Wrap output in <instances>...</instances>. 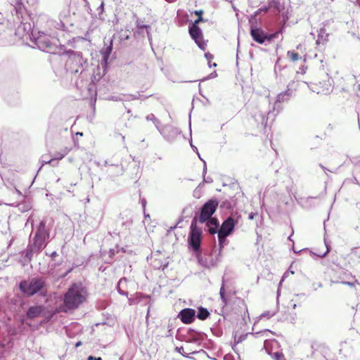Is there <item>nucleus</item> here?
<instances>
[{
    "label": "nucleus",
    "instance_id": "obj_1",
    "mask_svg": "<svg viewBox=\"0 0 360 360\" xmlns=\"http://www.w3.org/2000/svg\"><path fill=\"white\" fill-rule=\"evenodd\" d=\"M50 236L49 229L46 226V221L42 220L37 226L33 239L30 240L27 249L23 252L25 263L30 262L34 254L39 253L47 245L46 240Z\"/></svg>",
    "mask_w": 360,
    "mask_h": 360
},
{
    "label": "nucleus",
    "instance_id": "obj_2",
    "mask_svg": "<svg viewBox=\"0 0 360 360\" xmlns=\"http://www.w3.org/2000/svg\"><path fill=\"white\" fill-rule=\"evenodd\" d=\"M68 59L65 62V68L68 72L72 74L79 73L82 79L87 76V61L79 52L70 51L67 53Z\"/></svg>",
    "mask_w": 360,
    "mask_h": 360
},
{
    "label": "nucleus",
    "instance_id": "obj_3",
    "mask_svg": "<svg viewBox=\"0 0 360 360\" xmlns=\"http://www.w3.org/2000/svg\"><path fill=\"white\" fill-rule=\"evenodd\" d=\"M86 295V290L81 285L72 284L65 294V306L69 309L77 308L84 301Z\"/></svg>",
    "mask_w": 360,
    "mask_h": 360
},
{
    "label": "nucleus",
    "instance_id": "obj_4",
    "mask_svg": "<svg viewBox=\"0 0 360 360\" xmlns=\"http://www.w3.org/2000/svg\"><path fill=\"white\" fill-rule=\"evenodd\" d=\"M45 287V280L43 278L34 277L29 280L20 281L19 288L27 296H32L41 292Z\"/></svg>",
    "mask_w": 360,
    "mask_h": 360
},
{
    "label": "nucleus",
    "instance_id": "obj_5",
    "mask_svg": "<svg viewBox=\"0 0 360 360\" xmlns=\"http://www.w3.org/2000/svg\"><path fill=\"white\" fill-rule=\"evenodd\" d=\"M32 37L35 44L43 51L51 52L53 48L56 46V38L54 37H51L50 34L44 33V32H38L37 37H34L32 33Z\"/></svg>",
    "mask_w": 360,
    "mask_h": 360
},
{
    "label": "nucleus",
    "instance_id": "obj_6",
    "mask_svg": "<svg viewBox=\"0 0 360 360\" xmlns=\"http://www.w3.org/2000/svg\"><path fill=\"white\" fill-rule=\"evenodd\" d=\"M202 240L201 229L197 226V219L195 217L191 222L188 242L190 247L195 252L200 250Z\"/></svg>",
    "mask_w": 360,
    "mask_h": 360
},
{
    "label": "nucleus",
    "instance_id": "obj_7",
    "mask_svg": "<svg viewBox=\"0 0 360 360\" xmlns=\"http://www.w3.org/2000/svg\"><path fill=\"white\" fill-rule=\"evenodd\" d=\"M219 205V201L212 198L207 201L201 207L198 221L200 224L205 222L212 217L213 214L215 212Z\"/></svg>",
    "mask_w": 360,
    "mask_h": 360
},
{
    "label": "nucleus",
    "instance_id": "obj_8",
    "mask_svg": "<svg viewBox=\"0 0 360 360\" xmlns=\"http://www.w3.org/2000/svg\"><path fill=\"white\" fill-rule=\"evenodd\" d=\"M281 32L279 30L273 34H267L262 29L257 27H251L250 35L254 41L258 44H262L266 41H271L273 39L278 37V34Z\"/></svg>",
    "mask_w": 360,
    "mask_h": 360
},
{
    "label": "nucleus",
    "instance_id": "obj_9",
    "mask_svg": "<svg viewBox=\"0 0 360 360\" xmlns=\"http://www.w3.org/2000/svg\"><path fill=\"white\" fill-rule=\"evenodd\" d=\"M204 21H205L204 18L196 19L188 29L191 38L195 41L198 47L202 50H205L206 44L202 41V33L198 25L200 22Z\"/></svg>",
    "mask_w": 360,
    "mask_h": 360
},
{
    "label": "nucleus",
    "instance_id": "obj_10",
    "mask_svg": "<svg viewBox=\"0 0 360 360\" xmlns=\"http://www.w3.org/2000/svg\"><path fill=\"white\" fill-rule=\"evenodd\" d=\"M292 96H291L288 92L284 91L278 94L276 97V100L274 104L273 111H269L268 113L269 117H275L277 114H278L282 110L283 107L281 103L288 102Z\"/></svg>",
    "mask_w": 360,
    "mask_h": 360
},
{
    "label": "nucleus",
    "instance_id": "obj_11",
    "mask_svg": "<svg viewBox=\"0 0 360 360\" xmlns=\"http://www.w3.org/2000/svg\"><path fill=\"white\" fill-rule=\"evenodd\" d=\"M238 222V217L236 219L233 215L229 216L222 222L219 232L224 233L225 236H230L233 232Z\"/></svg>",
    "mask_w": 360,
    "mask_h": 360
},
{
    "label": "nucleus",
    "instance_id": "obj_12",
    "mask_svg": "<svg viewBox=\"0 0 360 360\" xmlns=\"http://www.w3.org/2000/svg\"><path fill=\"white\" fill-rule=\"evenodd\" d=\"M146 120L148 121L153 122L155 128L158 130V131L162 136H165L166 135H167V131L169 129L171 130L173 132V134L176 133V131L175 129H173L172 126L171 125H165L163 127H161L160 121L158 119H157L155 116L152 113L146 116Z\"/></svg>",
    "mask_w": 360,
    "mask_h": 360
},
{
    "label": "nucleus",
    "instance_id": "obj_13",
    "mask_svg": "<svg viewBox=\"0 0 360 360\" xmlns=\"http://www.w3.org/2000/svg\"><path fill=\"white\" fill-rule=\"evenodd\" d=\"M179 317L183 323H191L195 319V311L191 308L184 309L179 312Z\"/></svg>",
    "mask_w": 360,
    "mask_h": 360
},
{
    "label": "nucleus",
    "instance_id": "obj_14",
    "mask_svg": "<svg viewBox=\"0 0 360 360\" xmlns=\"http://www.w3.org/2000/svg\"><path fill=\"white\" fill-rule=\"evenodd\" d=\"M206 227L205 231L209 232L210 234L214 235L217 233L219 230V221L215 217H212L207 219L205 222Z\"/></svg>",
    "mask_w": 360,
    "mask_h": 360
},
{
    "label": "nucleus",
    "instance_id": "obj_15",
    "mask_svg": "<svg viewBox=\"0 0 360 360\" xmlns=\"http://www.w3.org/2000/svg\"><path fill=\"white\" fill-rule=\"evenodd\" d=\"M44 307L42 306H32L27 309L26 316L30 319H35L41 316Z\"/></svg>",
    "mask_w": 360,
    "mask_h": 360
},
{
    "label": "nucleus",
    "instance_id": "obj_16",
    "mask_svg": "<svg viewBox=\"0 0 360 360\" xmlns=\"http://www.w3.org/2000/svg\"><path fill=\"white\" fill-rule=\"evenodd\" d=\"M202 338V335L200 333L195 331L193 329H189L187 333V335L186 336L185 341L187 342H197L200 340Z\"/></svg>",
    "mask_w": 360,
    "mask_h": 360
},
{
    "label": "nucleus",
    "instance_id": "obj_17",
    "mask_svg": "<svg viewBox=\"0 0 360 360\" xmlns=\"http://www.w3.org/2000/svg\"><path fill=\"white\" fill-rule=\"evenodd\" d=\"M112 41H113V39H111L110 40V44L106 46L105 47L103 48V49L101 51V53L102 55V61H103L105 63H107L108 58L110 57V55L112 52Z\"/></svg>",
    "mask_w": 360,
    "mask_h": 360
},
{
    "label": "nucleus",
    "instance_id": "obj_18",
    "mask_svg": "<svg viewBox=\"0 0 360 360\" xmlns=\"http://www.w3.org/2000/svg\"><path fill=\"white\" fill-rule=\"evenodd\" d=\"M328 34L326 32L325 28L322 27L319 30L318 39H316L317 44H324L328 41Z\"/></svg>",
    "mask_w": 360,
    "mask_h": 360
},
{
    "label": "nucleus",
    "instance_id": "obj_19",
    "mask_svg": "<svg viewBox=\"0 0 360 360\" xmlns=\"http://www.w3.org/2000/svg\"><path fill=\"white\" fill-rule=\"evenodd\" d=\"M72 150L71 147H64L61 148L59 151L55 153L54 158L56 161L63 159L68 153H69ZM58 163V162H56Z\"/></svg>",
    "mask_w": 360,
    "mask_h": 360
},
{
    "label": "nucleus",
    "instance_id": "obj_20",
    "mask_svg": "<svg viewBox=\"0 0 360 360\" xmlns=\"http://www.w3.org/2000/svg\"><path fill=\"white\" fill-rule=\"evenodd\" d=\"M270 8L274 9L278 13L283 8V6L281 4L280 0H269L268 2Z\"/></svg>",
    "mask_w": 360,
    "mask_h": 360
},
{
    "label": "nucleus",
    "instance_id": "obj_21",
    "mask_svg": "<svg viewBox=\"0 0 360 360\" xmlns=\"http://www.w3.org/2000/svg\"><path fill=\"white\" fill-rule=\"evenodd\" d=\"M209 316H210L209 311L206 308H204L202 307H200L198 308V314H197V315H195V316L198 319L202 320V321L207 319Z\"/></svg>",
    "mask_w": 360,
    "mask_h": 360
},
{
    "label": "nucleus",
    "instance_id": "obj_22",
    "mask_svg": "<svg viewBox=\"0 0 360 360\" xmlns=\"http://www.w3.org/2000/svg\"><path fill=\"white\" fill-rule=\"evenodd\" d=\"M217 235H218L219 250L221 251L222 250V248L224 247V245H227L228 240H227L226 238L229 236H225L224 233H222L219 231L217 233Z\"/></svg>",
    "mask_w": 360,
    "mask_h": 360
},
{
    "label": "nucleus",
    "instance_id": "obj_23",
    "mask_svg": "<svg viewBox=\"0 0 360 360\" xmlns=\"http://www.w3.org/2000/svg\"><path fill=\"white\" fill-rule=\"evenodd\" d=\"M297 85L298 82L297 81L292 80L288 84L285 91L288 92L291 96H293L294 93L297 90Z\"/></svg>",
    "mask_w": 360,
    "mask_h": 360
},
{
    "label": "nucleus",
    "instance_id": "obj_24",
    "mask_svg": "<svg viewBox=\"0 0 360 360\" xmlns=\"http://www.w3.org/2000/svg\"><path fill=\"white\" fill-rule=\"evenodd\" d=\"M331 283H342V284L348 285V286H349L351 288H354L356 283H359L358 281L355 278H354V279H351V280H349V281H344V280H342V281H334V280H331Z\"/></svg>",
    "mask_w": 360,
    "mask_h": 360
},
{
    "label": "nucleus",
    "instance_id": "obj_25",
    "mask_svg": "<svg viewBox=\"0 0 360 360\" xmlns=\"http://www.w3.org/2000/svg\"><path fill=\"white\" fill-rule=\"evenodd\" d=\"M172 129H175L176 131V133L173 134V132L169 129L167 131V135H166L165 136H163L166 140L169 141H173L174 139V138L179 134V131L177 128L172 127Z\"/></svg>",
    "mask_w": 360,
    "mask_h": 360
},
{
    "label": "nucleus",
    "instance_id": "obj_26",
    "mask_svg": "<svg viewBox=\"0 0 360 360\" xmlns=\"http://www.w3.org/2000/svg\"><path fill=\"white\" fill-rule=\"evenodd\" d=\"M126 283H127V279L125 278H122L119 281V282L117 283V291L122 295H127V294H128L127 291L122 290V289H121V285H122L123 284H124Z\"/></svg>",
    "mask_w": 360,
    "mask_h": 360
},
{
    "label": "nucleus",
    "instance_id": "obj_27",
    "mask_svg": "<svg viewBox=\"0 0 360 360\" xmlns=\"http://www.w3.org/2000/svg\"><path fill=\"white\" fill-rule=\"evenodd\" d=\"M351 279H354V276H352L351 273L348 271H342L338 281H349Z\"/></svg>",
    "mask_w": 360,
    "mask_h": 360
},
{
    "label": "nucleus",
    "instance_id": "obj_28",
    "mask_svg": "<svg viewBox=\"0 0 360 360\" xmlns=\"http://www.w3.org/2000/svg\"><path fill=\"white\" fill-rule=\"evenodd\" d=\"M104 165L105 166H111V167H115L116 168H117L119 169V171L117 172L116 175H121L123 174V169H122V165H119V164H117V165H114V164H110L107 160L105 161L104 162Z\"/></svg>",
    "mask_w": 360,
    "mask_h": 360
},
{
    "label": "nucleus",
    "instance_id": "obj_29",
    "mask_svg": "<svg viewBox=\"0 0 360 360\" xmlns=\"http://www.w3.org/2000/svg\"><path fill=\"white\" fill-rule=\"evenodd\" d=\"M136 26L139 28V30H143V29H146V32H147V34H148V36L149 37L148 30L150 29V26L144 25L143 23V22L141 21L140 20H137V21H136Z\"/></svg>",
    "mask_w": 360,
    "mask_h": 360
},
{
    "label": "nucleus",
    "instance_id": "obj_30",
    "mask_svg": "<svg viewBox=\"0 0 360 360\" xmlns=\"http://www.w3.org/2000/svg\"><path fill=\"white\" fill-rule=\"evenodd\" d=\"M287 56L293 62L298 60V59L300 58L299 55L297 53H295V51H288Z\"/></svg>",
    "mask_w": 360,
    "mask_h": 360
},
{
    "label": "nucleus",
    "instance_id": "obj_31",
    "mask_svg": "<svg viewBox=\"0 0 360 360\" xmlns=\"http://www.w3.org/2000/svg\"><path fill=\"white\" fill-rule=\"evenodd\" d=\"M276 314V311H266L261 314V318L269 319Z\"/></svg>",
    "mask_w": 360,
    "mask_h": 360
},
{
    "label": "nucleus",
    "instance_id": "obj_32",
    "mask_svg": "<svg viewBox=\"0 0 360 360\" xmlns=\"http://www.w3.org/2000/svg\"><path fill=\"white\" fill-rule=\"evenodd\" d=\"M118 37L120 40H127L129 39V34L127 33V31H121L118 34Z\"/></svg>",
    "mask_w": 360,
    "mask_h": 360
},
{
    "label": "nucleus",
    "instance_id": "obj_33",
    "mask_svg": "<svg viewBox=\"0 0 360 360\" xmlns=\"http://www.w3.org/2000/svg\"><path fill=\"white\" fill-rule=\"evenodd\" d=\"M220 297L222 300V302L226 304V299L225 297V290H224V284L223 283L221 288H220Z\"/></svg>",
    "mask_w": 360,
    "mask_h": 360
},
{
    "label": "nucleus",
    "instance_id": "obj_34",
    "mask_svg": "<svg viewBox=\"0 0 360 360\" xmlns=\"http://www.w3.org/2000/svg\"><path fill=\"white\" fill-rule=\"evenodd\" d=\"M270 9L269 4L267 6H262L261 8H259L255 13V15H258L261 12L266 13Z\"/></svg>",
    "mask_w": 360,
    "mask_h": 360
},
{
    "label": "nucleus",
    "instance_id": "obj_35",
    "mask_svg": "<svg viewBox=\"0 0 360 360\" xmlns=\"http://www.w3.org/2000/svg\"><path fill=\"white\" fill-rule=\"evenodd\" d=\"M179 354H181V355L184 356H188V355L189 354H194L195 352H189L188 354H185L184 353V349L183 347H176V349H175Z\"/></svg>",
    "mask_w": 360,
    "mask_h": 360
},
{
    "label": "nucleus",
    "instance_id": "obj_36",
    "mask_svg": "<svg viewBox=\"0 0 360 360\" xmlns=\"http://www.w3.org/2000/svg\"><path fill=\"white\" fill-rule=\"evenodd\" d=\"M273 358L274 360H283L284 357L282 353L275 352L273 354Z\"/></svg>",
    "mask_w": 360,
    "mask_h": 360
},
{
    "label": "nucleus",
    "instance_id": "obj_37",
    "mask_svg": "<svg viewBox=\"0 0 360 360\" xmlns=\"http://www.w3.org/2000/svg\"><path fill=\"white\" fill-rule=\"evenodd\" d=\"M13 7V9L18 12V10L21 8V3L20 2V0H15V4L12 5Z\"/></svg>",
    "mask_w": 360,
    "mask_h": 360
},
{
    "label": "nucleus",
    "instance_id": "obj_38",
    "mask_svg": "<svg viewBox=\"0 0 360 360\" xmlns=\"http://www.w3.org/2000/svg\"><path fill=\"white\" fill-rule=\"evenodd\" d=\"M42 162H43L42 165H43L44 164H53V165L54 166L55 165H54L53 163H54V162H56V159H55V158H54V157H53L52 159H51V160H45V159H43V160H42Z\"/></svg>",
    "mask_w": 360,
    "mask_h": 360
},
{
    "label": "nucleus",
    "instance_id": "obj_39",
    "mask_svg": "<svg viewBox=\"0 0 360 360\" xmlns=\"http://www.w3.org/2000/svg\"><path fill=\"white\" fill-rule=\"evenodd\" d=\"M203 11L202 10H196L193 12V13L195 15H198V19H200V18H203L202 17V14H203Z\"/></svg>",
    "mask_w": 360,
    "mask_h": 360
},
{
    "label": "nucleus",
    "instance_id": "obj_40",
    "mask_svg": "<svg viewBox=\"0 0 360 360\" xmlns=\"http://www.w3.org/2000/svg\"><path fill=\"white\" fill-rule=\"evenodd\" d=\"M205 56L208 61V64H209L210 67H212V65L210 64V60L213 58V56L210 53H206L205 54Z\"/></svg>",
    "mask_w": 360,
    "mask_h": 360
},
{
    "label": "nucleus",
    "instance_id": "obj_41",
    "mask_svg": "<svg viewBox=\"0 0 360 360\" xmlns=\"http://www.w3.org/2000/svg\"><path fill=\"white\" fill-rule=\"evenodd\" d=\"M4 25L3 23H0V45H2L3 43L1 42V36L4 34Z\"/></svg>",
    "mask_w": 360,
    "mask_h": 360
},
{
    "label": "nucleus",
    "instance_id": "obj_42",
    "mask_svg": "<svg viewBox=\"0 0 360 360\" xmlns=\"http://www.w3.org/2000/svg\"><path fill=\"white\" fill-rule=\"evenodd\" d=\"M325 244H326V251L325 252H323L322 255H317L318 257H324L326 256V255L329 252V246L326 243V242L325 241Z\"/></svg>",
    "mask_w": 360,
    "mask_h": 360
},
{
    "label": "nucleus",
    "instance_id": "obj_43",
    "mask_svg": "<svg viewBox=\"0 0 360 360\" xmlns=\"http://www.w3.org/2000/svg\"><path fill=\"white\" fill-rule=\"evenodd\" d=\"M91 32V30H89L86 31V34H85V37H84V39L86 40H88V41H90V32Z\"/></svg>",
    "mask_w": 360,
    "mask_h": 360
},
{
    "label": "nucleus",
    "instance_id": "obj_44",
    "mask_svg": "<svg viewBox=\"0 0 360 360\" xmlns=\"http://www.w3.org/2000/svg\"><path fill=\"white\" fill-rule=\"evenodd\" d=\"M56 28H57L58 30H60V29H63L64 27V25L62 22H56Z\"/></svg>",
    "mask_w": 360,
    "mask_h": 360
},
{
    "label": "nucleus",
    "instance_id": "obj_45",
    "mask_svg": "<svg viewBox=\"0 0 360 360\" xmlns=\"http://www.w3.org/2000/svg\"><path fill=\"white\" fill-rule=\"evenodd\" d=\"M260 117H261L260 122H261L262 124L266 125V119L265 116L264 115H261Z\"/></svg>",
    "mask_w": 360,
    "mask_h": 360
},
{
    "label": "nucleus",
    "instance_id": "obj_46",
    "mask_svg": "<svg viewBox=\"0 0 360 360\" xmlns=\"http://www.w3.org/2000/svg\"><path fill=\"white\" fill-rule=\"evenodd\" d=\"M352 161L354 165H360V161L357 158H353Z\"/></svg>",
    "mask_w": 360,
    "mask_h": 360
},
{
    "label": "nucleus",
    "instance_id": "obj_47",
    "mask_svg": "<svg viewBox=\"0 0 360 360\" xmlns=\"http://www.w3.org/2000/svg\"><path fill=\"white\" fill-rule=\"evenodd\" d=\"M28 223H30L31 225H32V229H34V221L33 219H32V217H29L27 222H26V225L28 224Z\"/></svg>",
    "mask_w": 360,
    "mask_h": 360
},
{
    "label": "nucleus",
    "instance_id": "obj_48",
    "mask_svg": "<svg viewBox=\"0 0 360 360\" xmlns=\"http://www.w3.org/2000/svg\"><path fill=\"white\" fill-rule=\"evenodd\" d=\"M87 360H102L101 357H94L93 356H89L87 358Z\"/></svg>",
    "mask_w": 360,
    "mask_h": 360
},
{
    "label": "nucleus",
    "instance_id": "obj_49",
    "mask_svg": "<svg viewBox=\"0 0 360 360\" xmlns=\"http://www.w3.org/2000/svg\"><path fill=\"white\" fill-rule=\"evenodd\" d=\"M255 214L253 212H251L249 214L248 219L252 220L254 219Z\"/></svg>",
    "mask_w": 360,
    "mask_h": 360
},
{
    "label": "nucleus",
    "instance_id": "obj_50",
    "mask_svg": "<svg viewBox=\"0 0 360 360\" xmlns=\"http://www.w3.org/2000/svg\"><path fill=\"white\" fill-rule=\"evenodd\" d=\"M109 253H110V256L112 257V256L115 255V250L114 249H110Z\"/></svg>",
    "mask_w": 360,
    "mask_h": 360
},
{
    "label": "nucleus",
    "instance_id": "obj_51",
    "mask_svg": "<svg viewBox=\"0 0 360 360\" xmlns=\"http://www.w3.org/2000/svg\"><path fill=\"white\" fill-rule=\"evenodd\" d=\"M204 181L206 182V183H211L212 182V178H210L208 177L207 179L204 178Z\"/></svg>",
    "mask_w": 360,
    "mask_h": 360
},
{
    "label": "nucleus",
    "instance_id": "obj_52",
    "mask_svg": "<svg viewBox=\"0 0 360 360\" xmlns=\"http://www.w3.org/2000/svg\"><path fill=\"white\" fill-rule=\"evenodd\" d=\"M58 255L57 252H53L51 254V257L52 258H54L55 257H56Z\"/></svg>",
    "mask_w": 360,
    "mask_h": 360
},
{
    "label": "nucleus",
    "instance_id": "obj_53",
    "mask_svg": "<svg viewBox=\"0 0 360 360\" xmlns=\"http://www.w3.org/2000/svg\"><path fill=\"white\" fill-rule=\"evenodd\" d=\"M207 171V166L205 162H204V167H203V173H205Z\"/></svg>",
    "mask_w": 360,
    "mask_h": 360
},
{
    "label": "nucleus",
    "instance_id": "obj_54",
    "mask_svg": "<svg viewBox=\"0 0 360 360\" xmlns=\"http://www.w3.org/2000/svg\"><path fill=\"white\" fill-rule=\"evenodd\" d=\"M103 7H104V4H103V2H102L99 6V8L101 10V11H103Z\"/></svg>",
    "mask_w": 360,
    "mask_h": 360
},
{
    "label": "nucleus",
    "instance_id": "obj_55",
    "mask_svg": "<svg viewBox=\"0 0 360 360\" xmlns=\"http://www.w3.org/2000/svg\"><path fill=\"white\" fill-rule=\"evenodd\" d=\"M80 345H82V342L80 341L77 342L76 344H75V347H79Z\"/></svg>",
    "mask_w": 360,
    "mask_h": 360
},
{
    "label": "nucleus",
    "instance_id": "obj_56",
    "mask_svg": "<svg viewBox=\"0 0 360 360\" xmlns=\"http://www.w3.org/2000/svg\"><path fill=\"white\" fill-rule=\"evenodd\" d=\"M25 318H22V319H20V323H21V324H24V323H25Z\"/></svg>",
    "mask_w": 360,
    "mask_h": 360
},
{
    "label": "nucleus",
    "instance_id": "obj_57",
    "mask_svg": "<svg viewBox=\"0 0 360 360\" xmlns=\"http://www.w3.org/2000/svg\"><path fill=\"white\" fill-rule=\"evenodd\" d=\"M191 146L193 148V150H198L197 148L195 146H193L192 143H191Z\"/></svg>",
    "mask_w": 360,
    "mask_h": 360
},
{
    "label": "nucleus",
    "instance_id": "obj_58",
    "mask_svg": "<svg viewBox=\"0 0 360 360\" xmlns=\"http://www.w3.org/2000/svg\"><path fill=\"white\" fill-rule=\"evenodd\" d=\"M292 307L293 309H295L296 307H297V304L295 303L292 304Z\"/></svg>",
    "mask_w": 360,
    "mask_h": 360
},
{
    "label": "nucleus",
    "instance_id": "obj_59",
    "mask_svg": "<svg viewBox=\"0 0 360 360\" xmlns=\"http://www.w3.org/2000/svg\"><path fill=\"white\" fill-rule=\"evenodd\" d=\"M77 135L82 136V135H83V134H82V132H77Z\"/></svg>",
    "mask_w": 360,
    "mask_h": 360
},
{
    "label": "nucleus",
    "instance_id": "obj_60",
    "mask_svg": "<svg viewBox=\"0 0 360 360\" xmlns=\"http://www.w3.org/2000/svg\"><path fill=\"white\" fill-rule=\"evenodd\" d=\"M120 136H121V137H122V140L124 141V136H122V135H120Z\"/></svg>",
    "mask_w": 360,
    "mask_h": 360
},
{
    "label": "nucleus",
    "instance_id": "obj_61",
    "mask_svg": "<svg viewBox=\"0 0 360 360\" xmlns=\"http://www.w3.org/2000/svg\"><path fill=\"white\" fill-rule=\"evenodd\" d=\"M142 203H143V207H145V205H146V200L143 201V202H142Z\"/></svg>",
    "mask_w": 360,
    "mask_h": 360
},
{
    "label": "nucleus",
    "instance_id": "obj_62",
    "mask_svg": "<svg viewBox=\"0 0 360 360\" xmlns=\"http://www.w3.org/2000/svg\"><path fill=\"white\" fill-rule=\"evenodd\" d=\"M145 217L147 218V217H150V215L148 214H145Z\"/></svg>",
    "mask_w": 360,
    "mask_h": 360
},
{
    "label": "nucleus",
    "instance_id": "obj_63",
    "mask_svg": "<svg viewBox=\"0 0 360 360\" xmlns=\"http://www.w3.org/2000/svg\"><path fill=\"white\" fill-rule=\"evenodd\" d=\"M16 192H17L18 193H19V194H21L20 191H18V189H16Z\"/></svg>",
    "mask_w": 360,
    "mask_h": 360
},
{
    "label": "nucleus",
    "instance_id": "obj_64",
    "mask_svg": "<svg viewBox=\"0 0 360 360\" xmlns=\"http://www.w3.org/2000/svg\"><path fill=\"white\" fill-rule=\"evenodd\" d=\"M319 288H321V287H322V284H321V283H319Z\"/></svg>",
    "mask_w": 360,
    "mask_h": 360
}]
</instances>
